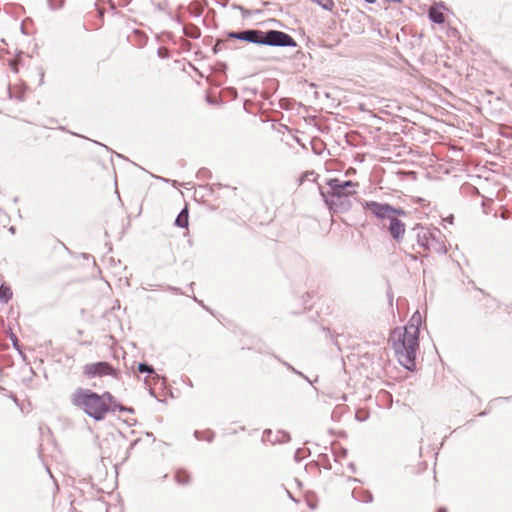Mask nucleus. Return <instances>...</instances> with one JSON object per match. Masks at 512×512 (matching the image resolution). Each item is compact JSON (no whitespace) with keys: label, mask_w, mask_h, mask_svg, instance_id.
Wrapping results in <instances>:
<instances>
[{"label":"nucleus","mask_w":512,"mask_h":512,"mask_svg":"<svg viewBox=\"0 0 512 512\" xmlns=\"http://www.w3.org/2000/svg\"><path fill=\"white\" fill-rule=\"evenodd\" d=\"M420 324L421 315L416 312L407 325L395 328L390 334L392 348L399 363L410 371H413L416 366Z\"/></svg>","instance_id":"obj_1"},{"label":"nucleus","mask_w":512,"mask_h":512,"mask_svg":"<svg viewBox=\"0 0 512 512\" xmlns=\"http://www.w3.org/2000/svg\"><path fill=\"white\" fill-rule=\"evenodd\" d=\"M228 38L246 41L258 45L274 47H296L297 43L292 36L279 30L262 31L259 29H246L237 32H228Z\"/></svg>","instance_id":"obj_2"},{"label":"nucleus","mask_w":512,"mask_h":512,"mask_svg":"<svg viewBox=\"0 0 512 512\" xmlns=\"http://www.w3.org/2000/svg\"><path fill=\"white\" fill-rule=\"evenodd\" d=\"M70 402L95 421H102L106 418L107 405L103 402L100 394L91 389L78 387L71 393Z\"/></svg>","instance_id":"obj_3"},{"label":"nucleus","mask_w":512,"mask_h":512,"mask_svg":"<svg viewBox=\"0 0 512 512\" xmlns=\"http://www.w3.org/2000/svg\"><path fill=\"white\" fill-rule=\"evenodd\" d=\"M417 243L429 253L446 254L447 248L441 239L440 231L432 232L421 227L417 232Z\"/></svg>","instance_id":"obj_4"},{"label":"nucleus","mask_w":512,"mask_h":512,"mask_svg":"<svg viewBox=\"0 0 512 512\" xmlns=\"http://www.w3.org/2000/svg\"><path fill=\"white\" fill-rule=\"evenodd\" d=\"M326 184L329 187V190L324 191L321 187H319L321 197H329L330 196H352L356 193V188L359 186L357 182H353L351 180L341 181L338 178L328 179Z\"/></svg>","instance_id":"obj_5"},{"label":"nucleus","mask_w":512,"mask_h":512,"mask_svg":"<svg viewBox=\"0 0 512 512\" xmlns=\"http://www.w3.org/2000/svg\"><path fill=\"white\" fill-rule=\"evenodd\" d=\"M363 208L379 220L407 215V212L402 208H396L388 203H379L376 201H365Z\"/></svg>","instance_id":"obj_6"},{"label":"nucleus","mask_w":512,"mask_h":512,"mask_svg":"<svg viewBox=\"0 0 512 512\" xmlns=\"http://www.w3.org/2000/svg\"><path fill=\"white\" fill-rule=\"evenodd\" d=\"M83 374L88 379H92L95 377L111 376L118 380L121 377L120 370L114 368L110 363L106 361L88 363L84 365Z\"/></svg>","instance_id":"obj_7"},{"label":"nucleus","mask_w":512,"mask_h":512,"mask_svg":"<svg viewBox=\"0 0 512 512\" xmlns=\"http://www.w3.org/2000/svg\"><path fill=\"white\" fill-rule=\"evenodd\" d=\"M351 196H330L322 197L329 210L334 213L346 212L352 207Z\"/></svg>","instance_id":"obj_8"},{"label":"nucleus","mask_w":512,"mask_h":512,"mask_svg":"<svg viewBox=\"0 0 512 512\" xmlns=\"http://www.w3.org/2000/svg\"><path fill=\"white\" fill-rule=\"evenodd\" d=\"M385 220L389 221L388 232L390 236L396 241L400 242L403 240L406 226L405 224L399 220L397 217L386 218Z\"/></svg>","instance_id":"obj_9"},{"label":"nucleus","mask_w":512,"mask_h":512,"mask_svg":"<svg viewBox=\"0 0 512 512\" xmlns=\"http://www.w3.org/2000/svg\"><path fill=\"white\" fill-rule=\"evenodd\" d=\"M428 15L429 19L436 24H442L445 21L444 14L435 6L430 7Z\"/></svg>","instance_id":"obj_10"},{"label":"nucleus","mask_w":512,"mask_h":512,"mask_svg":"<svg viewBox=\"0 0 512 512\" xmlns=\"http://www.w3.org/2000/svg\"><path fill=\"white\" fill-rule=\"evenodd\" d=\"M188 218H189L188 208L185 207L184 209L181 210V212L176 217L175 225L180 228H187Z\"/></svg>","instance_id":"obj_11"},{"label":"nucleus","mask_w":512,"mask_h":512,"mask_svg":"<svg viewBox=\"0 0 512 512\" xmlns=\"http://www.w3.org/2000/svg\"><path fill=\"white\" fill-rule=\"evenodd\" d=\"M13 297V292L11 287L6 284H1L0 286V302L8 303Z\"/></svg>","instance_id":"obj_12"},{"label":"nucleus","mask_w":512,"mask_h":512,"mask_svg":"<svg viewBox=\"0 0 512 512\" xmlns=\"http://www.w3.org/2000/svg\"><path fill=\"white\" fill-rule=\"evenodd\" d=\"M175 480L181 485L188 484L190 482V476L185 470H179L175 474Z\"/></svg>","instance_id":"obj_13"},{"label":"nucleus","mask_w":512,"mask_h":512,"mask_svg":"<svg viewBox=\"0 0 512 512\" xmlns=\"http://www.w3.org/2000/svg\"><path fill=\"white\" fill-rule=\"evenodd\" d=\"M100 397L102 398L103 402L107 405V413L111 411V405L115 403L116 399L115 397L108 391L104 392L103 394H100Z\"/></svg>","instance_id":"obj_14"},{"label":"nucleus","mask_w":512,"mask_h":512,"mask_svg":"<svg viewBox=\"0 0 512 512\" xmlns=\"http://www.w3.org/2000/svg\"><path fill=\"white\" fill-rule=\"evenodd\" d=\"M137 370L139 373L154 374V372H155L153 366H151L147 363H139Z\"/></svg>","instance_id":"obj_15"},{"label":"nucleus","mask_w":512,"mask_h":512,"mask_svg":"<svg viewBox=\"0 0 512 512\" xmlns=\"http://www.w3.org/2000/svg\"><path fill=\"white\" fill-rule=\"evenodd\" d=\"M115 411H128V412H133V409L132 408H126L125 406H123L122 404L118 403L117 401H115V403H113L111 405V411L110 412H115Z\"/></svg>","instance_id":"obj_16"},{"label":"nucleus","mask_w":512,"mask_h":512,"mask_svg":"<svg viewBox=\"0 0 512 512\" xmlns=\"http://www.w3.org/2000/svg\"><path fill=\"white\" fill-rule=\"evenodd\" d=\"M65 0H48V5L51 9H60L64 5Z\"/></svg>","instance_id":"obj_17"},{"label":"nucleus","mask_w":512,"mask_h":512,"mask_svg":"<svg viewBox=\"0 0 512 512\" xmlns=\"http://www.w3.org/2000/svg\"><path fill=\"white\" fill-rule=\"evenodd\" d=\"M290 440V435L286 432H279V436L276 438L275 441L278 442H287Z\"/></svg>","instance_id":"obj_18"},{"label":"nucleus","mask_w":512,"mask_h":512,"mask_svg":"<svg viewBox=\"0 0 512 512\" xmlns=\"http://www.w3.org/2000/svg\"><path fill=\"white\" fill-rule=\"evenodd\" d=\"M199 434L200 433L198 431L195 432V436L199 440H207L208 442H211L213 439V434L211 432H205V434H206L205 437H200Z\"/></svg>","instance_id":"obj_19"},{"label":"nucleus","mask_w":512,"mask_h":512,"mask_svg":"<svg viewBox=\"0 0 512 512\" xmlns=\"http://www.w3.org/2000/svg\"><path fill=\"white\" fill-rule=\"evenodd\" d=\"M226 45V41L224 40H218L214 46V51L215 52H218L219 50L222 49V47H224Z\"/></svg>","instance_id":"obj_20"},{"label":"nucleus","mask_w":512,"mask_h":512,"mask_svg":"<svg viewBox=\"0 0 512 512\" xmlns=\"http://www.w3.org/2000/svg\"><path fill=\"white\" fill-rule=\"evenodd\" d=\"M316 174L314 171H307L306 173L303 174V176L301 177V182L304 181V180H309L310 177H314L315 178Z\"/></svg>","instance_id":"obj_21"},{"label":"nucleus","mask_w":512,"mask_h":512,"mask_svg":"<svg viewBox=\"0 0 512 512\" xmlns=\"http://www.w3.org/2000/svg\"><path fill=\"white\" fill-rule=\"evenodd\" d=\"M11 340H12V342H13V346H14L15 348H17V349H18V348H19V344H18V339H17V337H16L15 335H12V336H11Z\"/></svg>","instance_id":"obj_22"},{"label":"nucleus","mask_w":512,"mask_h":512,"mask_svg":"<svg viewBox=\"0 0 512 512\" xmlns=\"http://www.w3.org/2000/svg\"><path fill=\"white\" fill-rule=\"evenodd\" d=\"M284 365H286V366H287L289 369H291L293 372H295V373H297V374H300V375H301V373H300V372L296 371V370H295V368H293L292 366H290L288 363H286V362H285V363H284Z\"/></svg>","instance_id":"obj_23"},{"label":"nucleus","mask_w":512,"mask_h":512,"mask_svg":"<svg viewBox=\"0 0 512 512\" xmlns=\"http://www.w3.org/2000/svg\"><path fill=\"white\" fill-rule=\"evenodd\" d=\"M169 290L173 291V292H176V293H179L180 292V289L179 288H176V287H168Z\"/></svg>","instance_id":"obj_24"},{"label":"nucleus","mask_w":512,"mask_h":512,"mask_svg":"<svg viewBox=\"0 0 512 512\" xmlns=\"http://www.w3.org/2000/svg\"><path fill=\"white\" fill-rule=\"evenodd\" d=\"M389 2H393V3H401L402 0H388Z\"/></svg>","instance_id":"obj_25"},{"label":"nucleus","mask_w":512,"mask_h":512,"mask_svg":"<svg viewBox=\"0 0 512 512\" xmlns=\"http://www.w3.org/2000/svg\"><path fill=\"white\" fill-rule=\"evenodd\" d=\"M365 1H366L367 3H369V4H372V3H374L376 0H365Z\"/></svg>","instance_id":"obj_26"},{"label":"nucleus","mask_w":512,"mask_h":512,"mask_svg":"<svg viewBox=\"0 0 512 512\" xmlns=\"http://www.w3.org/2000/svg\"><path fill=\"white\" fill-rule=\"evenodd\" d=\"M438 512H446V509H444V508H440V509L438 510Z\"/></svg>","instance_id":"obj_27"}]
</instances>
